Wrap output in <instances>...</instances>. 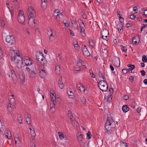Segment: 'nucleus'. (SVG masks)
Listing matches in <instances>:
<instances>
[{
    "label": "nucleus",
    "mask_w": 147,
    "mask_h": 147,
    "mask_svg": "<svg viewBox=\"0 0 147 147\" xmlns=\"http://www.w3.org/2000/svg\"><path fill=\"white\" fill-rule=\"evenodd\" d=\"M36 59L40 62L44 57L42 53H37L36 55Z\"/></svg>",
    "instance_id": "12"
},
{
    "label": "nucleus",
    "mask_w": 147,
    "mask_h": 147,
    "mask_svg": "<svg viewBox=\"0 0 147 147\" xmlns=\"http://www.w3.org/2000/svg\"><path fill=\"white\" fill-rule=\"evenodd\" d=\"M118 30L119 33H121L123 31V26L121 23L118 24L117 25Z\"/></svg>",
    "instance_id": "14"
},
{
    "label": "nucleus",
    "mask_w": 147,
    "mask_h": 147,
    "mask_svg": "<svg viewBox=\"0 0 147 147\" xmlns=\"http://www.w3.org/2000/svg\"><path fill=\"white\" fill-rule=\"evenodd\" d=\"M142 61L143 62H147V59L146 58V55H144L142 57Z\"/></svg>",
    "instance_id": "45"
},
{
    "label": "nucleus",
    "mask_w": 147,
    "mask_h": 147,
    "mask_svg": "<svg viewBox=\"0 0 147 147\" xmlns=\"http://www.w3.org/2000/svg\"><path fill=\"white\" fill-rule=\"evenodd\" d=\"M9 54L11 56V59L12 61H14L15 62H18L19 61H22V58L20 55L19 53H15L14 50L11 49L9 52Z\"/></svg>",
    "instance_id": "3"
},
{
    "label": "nucleus",
    "mask_w": 147,
    "mask_h": 147,
    "mask_svg": "<svg viewBox=\"0 0 147 147\" xmlns=\"http://www.w3.org/2000/svg\"><path fill=\"white\" fill-rule=\"evenodd\" d=\"M11 77L12 78V79L13 81H16V80L17 79V77L15 74H13L12 75H11Z\"/></svg>",
    "instance_id": "39"
},
{
    "label": "nucleus",
    "mask_w": 147,
    "mask_h": 147,
    "mask_svg": "<svg viewBox=\"0 0 147 147\" xmlns=\"http://www.w3.org/2000/svg\"><path fill=\"white\" fill-rule=\"evenodd\" d=\"M7 109L10 112L12 111V109L11 107V104L8 103L7 105Z\"/></svg>",
    "instance_id": "44"
},
{
    "label": "nucleus",
    "mask_w": 147,
    "mask_h": 147,
    "mask_svg": "<svg viewBox=\"0 0 147 147\" xmlns=\"http://www.w3.org/2000/svg\"><path fill=\"white\" fill-rule=\"evenodd\" d=\"M84 62L82 60H80L78 62V65L79 67L82 65L84 66Z\"/></svg>",
    "instance_id": "29"
},
{
    "label": "nucleus",
    "mask_w": 147,
    "mask_h": 147,
    "mask_svg": "<svg viewBox=\"0 0 147 147\" xmlns=\"http://www.w3.org/2000/svg\"><path fill=\"white\" fill-rule=\"evenodd\" d=\"M50 98H51V101L50 102V109L51 112L52 113H54L55 111V109H53L55 105L56 102V96L54 95L53 93L50 92Z\"/></svg>",
    "instance_id": "4"
},
{
    "label": "nucleus",
    "mask_w": 147,
    "mask_h": 147,
    "mask_svg": "<svg viewBox=\"0 0 147 147\" xmlns=\"http://www.w3.org/2000/svg\"><path fill=\"white\" fill-rule=\"evenodd\" d=\"M39 74L41 78H42L46 76V74L44 70L42 69L40 71Z\"/></svg>",
    "instance_id": "22"
},
{
    "label": "nucleus",
    "mask_w": 147,
    "mask_h": 147,
    "mask_svg": "<svg viewBox=\"0 0 147 147\" xmlns=\"http://www.w3.org/2000/svg\"><path fill=\"white\" fill-rule=\"evenodd\" d=\"M121 50L123 51L124 52H126L127 49H125V47H124L123 46L121 45Z\"/></svg>",
    "instance_id": "51"
},
{
    "label": "nucleus",
    "mask_w": 147,
    "mask_h": 147,
    "mask_svg": "<svg viewBox=\"0 0 147 147\" xmlns=\"http://www.w3.org/2000/svg\"><path fill=\"white\" fill-rule=\"evenodd\" d=\"M118 17L120 22L121 23H123L124 20V18L123 17H121L120 16H119Z\"/></svg>",
    "instance_id": "50"
},
{
    "label": "nucleus",
    "mask_w": 147,
    "mask_h": 147,
    "mask_svg": "<svg viewBox=\"0 0 147 147\" xmlns=\"http://www.w3.org/2000/svg\"><path fill=\"white\" fill-rule=\"evenodd\" d=\"M81 100L82 103L84 105L86 103V100L85 97H83L81 98Z\"/></svg>",
    "instance_id": "37"
},
{
    "label": "nucleus",
    "mask_w": 147,
    "mask_h": 147,
    "mask_svg": "<svg viewBox=\"0 0 147 147\" xmlns=\"http://www.w3.org/2000/svg\"><path fill=\"white\" fill-rule=\"evenodd\" d=\"M18 22L22 24H23L25 21V19L24 16L18 17Z\"/></svg>",
    "instance_id": "19"
},
{
    "label": "nucleus",
    "mask_w": 147,
    "mask_h": 147,
    "mask_svg": "<svg viewBox=\"0 0 147 147\" xmlns=\"http://www.w3.org/2000/svg\"><path fill=\"white\" fill-rule=\"evenodd\" d=\"M127 66L129 67L128 70L129 71H131L134 69L135 67V66L134 65H132L130 64H129Z\"/></svg>",
    "instance_id": "28"
},
{
    "label": "nucleus",
    "mask_w": 147,
    "mask_h": 147,
    "mask_svg": "<svg viewBox=\"0 0 147 147\" xmlns=\"http://www.w3.org/2000/svg\"><path fill=\"white\" fill-rule=\"evenodd\" d=\"M88 42L90 45L92 47H93L94 44L93 40L91 39H89Z\"/></svg>",
    "instance_id": "43"
},
{
    "label": "nucleus",
    "mask_w": 147,
    "mask_h": 147,
    "mask_svg": "<svg viewBox=\"0 0 147 147\" xmlns=\"http://www.w3.org/2000/svg\"><path fill=\"white\" fill-rule=\"evenodd\" d=\"M15 63L16 66L18 68L20 69L22 67L23 64L22 61H19L18 62L16 61V62Z\"/></svg>",
    "instance_id": "15"
},
{
    "label": "nucleus",
    "mask_w": 147,
    "mask_h": 147,
    "mask_svg": "<svg viewBox=\"0 0 147 147\" xmlns=\"http://www.w3.org/2000/svg\"><path fill=\"white\" fill-rule=\"evenodd\" d=\"M115 122L111 118H107L105 125V128L106 129V132L108 134H111L112 132L111 128L115 127Z\"/></svg>",
    "instance_id": "2"
},
{
    "label": "nucleus",
    "mask_w": 147,
    "mask_h": 147,
    "mask_svg": "<svg viewBox=\"0 0 147 147\" xmlns=\"http://www.w3.org/2000/svg\"><path fill=\"white\" fill-rule=\"evenodd\" d=\"M101 33L102 35V38L106 40L109 34V32L106 29H105L101 32Z\"/></svg>",
    "instance_id": "9"
},
{
    "label": "nucleus",
    "mask_w": 147,
    "mask_h": 147,
    "mask_svg": "<svg viewBox=\"0 0 147 147\" xmlns=\"http://www.w3.org/2000/svg\"><path fill=\"white\" fill-rule=\"evenodd\" d=\"M5 40L6 42L8 43L10 46L14 45L15 44V38L13 36L7 35L6 36Z\"/></svg>",
    "instance_id": "5"
},
{
    "label": "nucleus",
    "mask_w": 147,
    "mask_h": 147,
    "mask_svg": "<svg viewBox=\"0 0 147 147\" xmlns=\"http://www.w3.org/2000/svg\"><path fill=\"white\" fill-rule=\"evenodd\" d=\"M30 144L32 147H36L35 144L34 143V141L33 140L31 141Z\"/></svg>",
    "instance_id": "49"
},
{
    "label": "nucleus",
    "mask_w": 147,
    "mask_h": 147,
    "mask_svg": "<svg viewBox=\"0 0 147 147\" xmlns=\"http://www.w3.org/2000/svg\"><path fill=\"white\" fill-rule=\"evenodd\" d=\"M57 59L58 61H59V60L60 63L61 62H62L63 61V59H60V55H58V56L57 57Z\"/></svg>",
    "instance_id": "55"
},
{
    "label": "nucleus",
    "mask_w": 147,
    "mask_h": 147,
    "mask_svg": "<svg viewBox=\"0 0 147 147\" xmlns=\"http://www.w3.org/2000/svg\"><path fill=\"white\" fill-rule=\"evenodd\" d=\"M121 147H127V145L126 143L122 142L121 143Z\"/></svg>",
    "instance_id": "41"
},
{
    "label": "nucleus",
    "mask_w": 147,
    "mask_h": 147,
    "mask_svg": "<svg viewBox=\"0 0 147 147\" xmlns=\"http://www.w3.org/2000/svg\"><path fill=\"white\" fill-rule=\"evenodd\" d=\"M31 117L30 115V114L28 113V112H26L25 113V117L26 119L28 117Z\"/></svg>",
    "instance_id": "52"
},
{
    "label": "nucleus",
    "mask_w": 147,
    "mask_h": 147,
    "mask_svg": "<svg viewBox=\"0 0 147 147\" xmlns=\"http://www.w3.org/2000/svg\"><path fill=\"white\" fill-rule=\"evenodd\" d=\"M14 140L16 144H18L19 145L20 144V141L19 137L15 138Z\"/></svg>",
    "instance_id": "31"
},
{
    "label": "nucleus",
    "mask_w": 147,
    "mask_h": 147,
    "mask_svg": "<svg viewBox=\"0 0 147 147\" xmlns=\"http://www.w3.org/2000/svg\"><path fill=\"white\" fill-rule=\"evenodd\" d=\"M30 134L32 137V140H34L35 137L36 136V134L35 133V132L34 130V129L32 130V131H31L30 132Z\"/></svg>",
    "instance_id": "25"
},
{
    "label": "nucleus",
    "mask_w": 147,
    "mask_h": 147,
    "mask_svg": "<svg viewBox=\"0 0 147 147\" xmlns=\"http://www.w3.org/2000/svg\"><path fill=\"white\" fill-rule=\"evenodd\" d=\"M113 64L116 67H119L120 65V60L119 57H114L112 60Z\"/></svg>",
    "instance_id": "10"
},
{
    "label": "nucleus",
    "mask_w": 147,
    "mask_h": 147,
    "mask_svg": "<svg viewBox=\"0 0 147 147\" xmlns=\"http://www.w3.org/2000/svg\"><path fill=\"white\" fill-rule=\"evenodd\" d=\"M47 33L49 36L53 34V32L50 27H48L47 28Z\"/></svg>",
    "instance_id": "27"
},
{
    "label": "nucleus",
    "mask_w": 147,
    "mask_h": 147,
    "mask_svg": "<svg viewBox=\"0 0 147 147\" xmlns=\"http://www.w3.org/2000/svg\"><path fill=\"white\" fill-rule=\"evenodd\" d=\"M26 122L28 125H30V126H31V117H28L27 119H26Z\"/></svg>",
    "instance_id": "34"
},
{
    "label": "nucleus",
    "mask_w": 147,
    "mask_h": 147,
    "mask_svg": "<svg viewBox=\"0 0 147 147\" xmlns=\"http://www.w3.org/2000/svg\"><path fill=\"white\" fill-rule=\"evenodd\" d=\"M22 117L20 116L18 118V120L19 121V122L21 124L22 123Z\"/></svg>",
    "instance_id": "54"
},
{
    "label": "nucleus",
    "mask_w": 147,
    "mask_h": 147,
    "mask_svg": "<svg viewBox=\"0 0 147 147\" xmlns=\"http://www.w3.org/2000/svg\"><path fill=\"white\" fill-rule=\"evenodd\" d=\"M82 50L83 53L88 50L86 45H84L82 47Z\"/></svg>",
    "instance_id": "47"
},
{
    "label": "nucleus",
    "mask_w": 147,
    "mask_h": 147,
    "mask_svg": "<svg viewBox=\"0 0 147 147\" xmlns=\"http://www.w3.org/2000/svg\"><path fill=\"white\" fill-rule=\"evenodd\" d=\"M98 76L99 77H101L103 79H105V77L104 76H102V74L100 73V72H98Z\"/></svg>",
    "instance_id": "60"
},
{
    "label": "nucleus",
    "mask_w": 147,
    "mask_h": 147,
    "mask_svg": "<svg viewBox=\"0 0 147 147\" xmlns=\"http://www.w3.org/2000/svg\"><path fill=\"white\" fill-rule=\"evenodd\" d=\"M86 138L88 139H90L92 136L91 132L90 131H88L86 134Z\"/></svg>",
    "instance_id": "36"
},
{
    "label": "nucleus",
    "mask_w": 147,
    "mask_h": 147,
    "mask_svg": "<svg viewBox=\"0 0 147 147\" xmlns=\"http://www.w3.org/2000/svg\"><path fill=\"white\" fill-rule=\"evenodd\" d=\"M29 73L30 74V76H32L33 77L36 74V73L34 71H31Z\"/></svg>",
    "instance_id": "53"
},
{
    "label": "nucleus",
    "mask_w": 147,
    "mask_h": 147,
    "mask_svg": "<svg viewBox=\"0 0 147 147\" xmlns=\"http://www.w3.org/2000/svg\"><path fill=\"white\" fill-rule=\"evenodd\" d=\"M59 10H56L54 13V15L57 17V16H59Z\"/></svg>",
    "instance_id": "38"
},
{
    "label": "nucleus",
    "mask_w": 147,
    "mask_h": 147,
    "mask_svg": "<svg viewBox=\"0 0 147 147\" xmlns=\"http://www.w3.org/2000/svg\"><path fill=\"white\" fill-rule=\"evenodd\" d=\"M107 82L105 80L100 81L98 83V87L100 88H102V86L104 84H107Z\"/></svg>",
    "instance_id": "17"
},
{
    "label": "nucleus",
    "mask_w": 147,
    "mask_h": 147,
    "mask_svg": "<svg viewBox=\"0 0 147 147\" xmlns=\"http://www.w3.org/2000/svg\"><path fill=\"white\" fill-rule=\"evenodd\" d=\"M60 67L59 66H56L55 68V71H56L59 72L60 71Z\"/></svg>",
    "instance_id": "57"
},
{
    "label": "nucleus",
    "mask_w": 147,
    "mask_h": 147,
    "mask_svg": "<svg viewBox=\"0 0 147 147\" xmlns=\"http://www.w3.org/2000/svg\"><path fill=\"white\" fill-rule=\"evenodd\" d=\"M78 140L80 145H82L83 144V138L82 134H80L77 136V137Z\"/></svg>",
    "instance_id": "13"
},
{
    "label": "nucleus",
    "mask_w": 147,
    "mask_h": 147,
    "mask_svg": "<svg viewBox=\"0 0 147 147\" xmlns=\"http://www.w3.org/2000/svg\"><path fill=\"white\" fill-rule=\"evenodd\" d=\"M130 18L131 19L133 20L135 18L136 16L134 15H131L130 16Z\"/></svg>",
    "instance_id": "64"
},
{
    "label": "nucleus",
    "mask_w": 147,
    "mask_h": 147,
    "mask_svg": "<svg viewBox=\"0 0 147 147\" xmlns=\"http://www.w3.org/2000/svg\"><path fill=\"white\" fill-rule=\"evenodd\" d=\"M123 111L125 113L127 112L129 110V108L127 105H124L122 107Z\"/></svg>",
    "instance_id": "23"
},
{
    "label": "nucleus",
    "mask_w": 147,
    "mask_h": 147,
    "mask_svg": "<svg viewBox=\"0 0 147 147\" xmlns=\"http://www.w3.org/2000/svg\"><path fill=\"white\" fill-rule=\"evenodd\" d=\"M18 74L20 80L21 82L23 83L25 82V76L24 73L21 70H20L18 72Z\"/></svg>",
    "instance_id": "7"
},
{
    "label": "nucleus",
    "mask_w": 147,
    "mask_h": 147,
    "mask_svg": "<svg viewBox=\"0 0 147 147\" xmlns=\"http://www.w3.org/2000/svg\"><path fill=\"white\" fill-rule=\"evenodd\" d=\"M133 9L134 11H135V13H136L137 12L138 10L136 7H133Z\"/></svg>",
    "instance_id": "61"
},
{
    "label": "nucleus",
    "mask_w": 147,
    "mask_h": 147,
    "mask_svg": "<svg viewBox=\"0 0 147 147\" xmlns=\"http://www.w3.org/2000/svg\"><path fill=\"white\" fill-rule=\"evenodd\" d=\"M27 59H25L24 60L25 65L27 66H30L34 63V61L28 57H27Z\"/></svg>",
    "instance_id": "8"
},
{
    "label": "nucleus",
    "mask_w": 147,
    "mask_h": 147,
    "mask_svg": "<svg viewBox=\"0 0 147 147\" xmlns=\"http://www.w3.org/2000/svg\"><path fill=\"white\" fill-rule=\"evenodd\" d=\"M41 64L43 66L47 65V62L46 60V59L44 57L40 61Z\"/></svg>",
    "instance_id": "24"
},
{
    "label": "nucleus",
    "mask_w": 147,
    "mask_h": 147,
    "mask_svg": "<svg viewBox=\"0 0 147 147\" xmlns=\"http://www.w3.org/2000/svg\"><path fill=\"white\" fill-rule=\"evenodd\" d=\"M5 135L9 139H11V134L10 131H7L5 133Z\"/></svg>",
    "instance_id": "30"
},
{
    "label": "nucleus",
    "mask_w": 147,
    "mask_h": 147,
    "mask_svg": "<svg viewBox=\"0 0 147 147\" xmlns=\"http://www.w3.org/2000/svg\"><path fill=\"white\" fill-rule=\"evenodd\" d=\"M144 16L146 17L147 16V10H146L143 12V13L142 14Z\"/></svg>",
    "instance_id": "62"
},
{
    "label": "nucleus",
    "mask_w": 147,
    "mask_h": 147,
    "mask_svg": "<svg viewBox=\"0 0 147 147\" xmlns=\"http://www.w3.org/2000/svg\"><path fill=\"white\" fill-rule=\"evenodd\" d=\"M68 117L69 118L70 120H71V122L72 124H74L76 123V121L75 120L74 118L72 115V114L71 113V114H69L68 115Z\"/></svg>",
    "instance_id": "20"
},
{
    "label": "nucleus",
    "mask_w": 147,
    "mask_h": 147,
    "mask_svg": "<svg viewBox=\"0 0 147 147\" xmlns=\"http://www.w3.org/2000/svg\"><path fill=\"white\" fill-rule=\"evenodd\" d=\"M76 87L81 92H85V88L82 84L79 82L76 83Z\"/></svg>",
    "instance_id": "11"
},
{
    "label": "nucleus",
    "mask_w": 147,
    "mask_h": 147,
    "mask_svg": "<svg viewBox=\"0 0 147 147\" xmlns=\"http://www.w3.org/2000/svg\"><path fill=\"white\" fill-rule=\"evenodd\" d=\"M58 134L59 136V138L61 139H63L64 138V135L62 134V132H59L58 133Z\"/></svg>",
    "instance_id": "35"
},
{
    "label": "nucleus",
    "mask_w": 147,
    "mask_h": 147,
    "mask_svg": "<svg viewBox=\"0 0 147 147\" xmlns=\"http://www.w3.org/2000/svg\"><path fill=\"white\" fill-rule=\"evenodd\" d=\"M26 69L27 70V71L29 73H30V72L31 70L29 66L26 67Z\"/></svg>",
    "instance_id": "59"
},
{
    "label": "nucleus",
    "mask_w": 147,
    "mask_h": 147,
    "mask_svg": "<svg viewBox=\"0 0 147 147\" xmlns=\"http://www.w3.org/2000/svg\"><path fill=\"white\" fill-rule=\"evenodd\" d=\"M83 144L82 145H81V146H84V147H88V145L89 142L88 141H86L85 142L84 141L83 142Z\"/></svg>",
    "instance_id": "32"
},
{
    "label": "nucleus",
    "mask_w": 147,
    "mask_h": 147,
    "mask_svg": "<svg viewBox=\"0 0 147 147\" xmlns=\"http://www.w3.org/2000/svg\"><path fill=\"white\" fill-rule=\"evenodd\" d=\"M83 53L84 55L86 57H87L89 56L90 55V53L88 50L84 52Z\"/></svg>",
    "instance_id": "40"
},
{
    "label": "nucleus",
    "mask_w": 147,
    "mask_h": 147,
    "mask_svg": "<svg viewBox=\"0 0 147 147\" xmlns=\"http://www.w3.org/2000/svg\"><path fill=\"white\" fill-rule=\"evenodd\" d=\"M67 94L69 96H72L73 94V92L70 90L68 91Z\"/></svg>",
    "instance_id": "56"
},
{
    "label": "nucleus",
    "mask_w": 147,
    "mask_h": 147,
    "mask_svg": "<svg viewBox=\"0 0 147 147\" xmlns=\"http://www.w3.org/2000/svg\"><path fill=\"white\" fill-rule=\"evenodd\" d=\"M22 16H24V13L22 10H20L18 12V17H21Z\"/></svg>",
    "instance_id": "33"
},
{
    "label": "nucleus",
    "mask_w": 147,
    "mask_h": 147,
    "mask_svg": "<svg viewBox=\"0 0 147 147\" xmlns=\"http://www.w3.org/2000/svg\"><path fill=\"white\" fill-rule=\"evenodd\" d=\"M102 88H100L99 89L101 90L102 92H106L108 90V86L107 83V84H104L102 86Z\"/></svg>",
    "instance_id": "21"
},
{
    "label": "nucleus",
    "mask_w": 147,
    "mask_h": 147,
    "mask_svg": "<svg viewBox=\"0 0 147 147\" xmlns=\"http://www.w3.org/2000/svg\"><path fill=\"white\" fill-rule=\"evenodd\" d=\"M47 0H41L42 6V5L45 6L47 4Z\"/></svg>",
    "instance_id": "48"
},
{
    "label": "nucleus",
    "mask_w": 147,
    "mask_h": 147,
    "mask_svg": "<svg viewBox=\"0 0 147 147\" xmlns=\"http://www.w3.org/2000/svg\"><path fill=\"white\" fill-rule=\"evenodd\" d=\"M78 23L80 25V28L78 29L80 32L83 37L86 36V34L85 32V26L82 20H80L78 21Z\"/></svg>",
    "instance_id": "6"
},
{
    "label": "nucleus",
    "mask_w": 147,
    "mask_h": 147,
    "mask_svg": "<svg viewBox=\"0 0 147 147\" xmlns=\"http://www.w3.org/2000/svg\"><path fill=\"white\" fill-rule=\"evenodd\" d=\"M27 13L28 18V24L31 27L33 28L36 25L34 18V16L35 15V12L32 6L28 7Z\"/></svg>",
    "instance_id": "1"
},
{
    "label": "nucleus",
    "mask_w": 147,
    "mask_h": 147,
    "mask_svg": "<svg viewBox=\"0 0 147 147\" xmlns=\"http://www.w3.org/2000/svg\"><path fill=\"white\" fill-rule=\"evenodd\" d=\"M71 23L72 24V26L75 28L76 27L78 26L76 20H73L71 21Z\"/></svg>",
    "instance_id": "26"
},
{
    "label": "nucleus",
    "mask_w": 147,
    "mask_h": 147,
    "mask_svg": "<svg viewBox=\"0 0 147 147\" xmlns=\"http://www.w3.org/2000/svg\"><path fill=\"white\" fill-rule=\"evenodd\" d=\"M80 66H79H79H78V65H77L75 66V69L76 70V71H79L80 70Z\"/></svg>",
    "instance_id": "58"
},
{
    "label": "nucleus",
    "mask_w": 147,
    "mask_h": 147,
    "mask_svg": "<svg viewBox=\"0 0 147 147\" xmlns=\"http://www.w3.org/2000/svg\"><path fill=\"white\" fill-rule=\"evenodd\" d=\"M140 42V39L138 37H134L133 38V41L132 42L133 44H136Z\"/></svg>",
    "instance_id": "18"
},
{
    "label": "nucleus",
    "mask_w": 147,
    "mask_h": 147,
    "mask_svg": "<svg viewBox=\"0 0 147 147\" xmlns=\"http://www.w3.org/2000/svg\"><path fill=\"white\" fill-rule=\"evenodd\" d=\"M89 73L90 75L91 76V77L92 78H94L95 77V75L93 74V71L92 69H90L89 71Z\"/></svg>",
    "instance_id": "42"
},
{
    "label": "nucleus",
    "mask_w": 147,
    "mask_h": 147,
    "mask_svg": "<svg viewBox=\"0 0 147 147\" xmlns=\"http://www.w3.org/2000/svg\"><path fill=\"white\" fill-rule=\"evenodd\" d=\"M49 39L50 41H52L54 40L55 39V37L53 35V34L52 35H51L49 36Z\"/></svg>",
    "instance_id": "46"
},
{
    "label": "nucleus",
    "mask_w": 147,
    "mask_h": 147,
    "mask_svg": "<svg viewBox=\"0 0 147 147\" xmlns=\"http://www.w3.org/2000/svg\"><path fill=\"white\" fill-rule=\"evenodd\" d=\"M13 3L15 5H18V3L17 0H13Z\"/></svg>",
    "instance_id": "63"
},
{
    "label": "nucleus",
    "mask_w": 147,
    "mask_h": 147,
    "mask_svg": "<svg viewBox=\"0 0 147 147\" xmlns=\"http://www.w3.org/2000/svg\"><path fill=\"white\" fill-rule=\"evenodd\" d=\"M62 78H59L58 82L59 86V88L61 89H62L64 86L63 82L62 81Z\"/></svg>",
    "instance_id": "16"
}]
</instances>
